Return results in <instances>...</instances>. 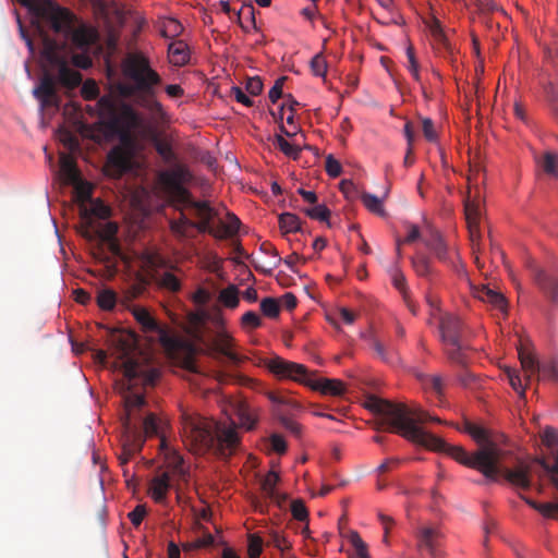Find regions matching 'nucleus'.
Instances as JSON below:
<instances>
[{
  "label": "nucleus",
  "instance_id": "21",
  "mask_svg": "<svg viewBox=\"0 0 558 558\" xmlns=\"http://www.w3.org/2000/svg\"><path fill=\"white\" fill-rule=\"evenodd\" d=\"M110 209L100 199H92L80 206V216L86 228H93L94 218L105 219L109 217Z\"/></svg>",
  "mask_w": 558,
  "mask_h": 558
},
{
  "label": "nucleus",
  "instance_id": "32",
  "mask_svg": "<svg viewBox=\"0 0 558 558\" xmlns=\"http://www.w3.org/2000/svg\"><path fill=\"white\" fill-rule=\"evenodd\" d=\"M504 372L512 389L519 393L520 398H525L526 385H523L519 371L512 367H505Z\"/></svg>",
  "mask_w": 558,
  "mask_h": 558
},
{
  "label": "nucleus",
  "instance_id": "4",
  "mask_svg": "<svg viewBox=\"0 0 558 558\" xmlns=\"http://www.w3.org/2000/svg\"><path fill=\"white\" fill-rule=\"evenodd\" d=\"M121 70L130 83L118 84L119 94L125 98L134 97L140 107L150 112H161L162 105L156 99L161 76L151 68L149 59L142 52H130L122 60Z\"/></svg>",
  "mask_w": 558,
  "mask_h": 558
},
{
  "label": "nucleus",
  "instance_id": "10",
  "mask_svg": "<svg viewBox=\"0 0 558 558\" xmlns=\"http://www.w3.org/2000/svg\"><path fill=\"white\" fill-rule=\"evenodd\" d=\"M518 355L527 383L531 381L533 376H536L537 381L551 380L558 383L557 357L538 361L535 354L522 343L518 348Z\"/></svg>",
  "mask_w": 558,
  "mask_h": 558
},
{
  "label": "nucleus",
  "instance_id": "41",
  "mask_svg": "<svg viewBox=\"0 0 558 558\" xmlns=\"http://www.w3.org/2000/svg\"><path fill=\"white\" fill-rule=\"evenodd\" d=\"M280 481V476L275 471H269L262 481V489L265 496H276V485Z\"/></svg>",
  "mask_w": 558,
  "mask_h": 558
},
{
  "label": "nucleus",
  "instance_id": "54",
  "mask_svg": "<svg viewBox=\"0 0 558 558\" xmlns=\"http://www.w3.org/2000/svg\"><path fill=\"white\" fill-rule=\"evenodd\" d=\"M61 142L70 153H75L80 149V142L75 135L70 132H63Z\"/></svg>",
  "mask_w": 558,
  "mask_h": 558
},
{
  "label": "nucleus",
  "instance_id": "28",
  "mask_svg": "<svg viewBox=\"0 0 558 558\" xmlns=\"http://www.w3.org/2000/svg\"><path fill=\"white\" fill-rule=\"evenodd\" d=\"M412 267L420 277L430 279L434 275L432 260L424 254H417L411 258Z\"/></svg>",
  "mask_w": 558,
  "mask_h": 558
},
{
  "label": "nucleus",
  "instance_id": "42",
  "mask_svg": "<svg viewBox=\"0 0 558 558\" xmlns=\"http://www.w3.org/2000/svg\"><path fill=\"white\" fill-rule=\"evenodd\" d=\"M303 211L310 218H312L314 220H318L320 222L328 221V219L330 217V210L328 209V207L326 205H323V204L316 205L311 208H305Z\"/></svg>",
  "mask_w": 558,
  "mask_h": 558
},
{
  "label": "nucleus",
  "instance_id": "39",
  "mask_svg": "<svg viewBox=\"0 0 558 558\" xmlns=\"http://www.w3.org/2000/svg\"><path fill=\"white\" fill-rule=\"evenodd\" d=\"M238 416L241 425L247 429L252 430L257 422L256 415L244 404H241L238 409Z\"/></svg>",
  "mask_w": 558,
  "mask_h": 558
},
{
  "label": "nucleus",
  "instance_id": "11",
  "mask_svg": "<svg viewBox=\"0 0 558 558\" xmlns=\"http://www.w3.org/2000/svg\"><path fill=\"white\" fill-rule=\"evenodd\" d=\"M60 179L66 185L74 189V198L78 203V207L90 202L93 187L82 179L76 161L70 154L62 153L60 155Z\"/></svg>",
  "mask_w": 558,
  "mask_h": 558
},
{
  "label": "nucleus",
  "instance_id": "22",
  "mask_svg": "<svg viewBox=\"0 0 558 558\" xmlns=\"http://www.w3.org/2000/svg\"><path fill=\"white\" fill-rule=\"evenodd\" d=\"M538 170L549 179L558 180V153L546 150L535 156Z\"/></svg>",
  "mask_w": 558,
  "mask_h": 558
},
{
  "label": "nucleus",
  "instance_id": "43",
  "mask_svg": "<svg viewBox=\"0 0 558 558\" xmlns=\"http://www.w3.org/2000/svg\"><path fill=\"white\" fill-rule=\"evenodd\" d=\"M260 311L265 316L276 318L280 313L279 303L274 298H265L260 302Z\"/></svg>",
  "mask_w": 558,
  "mask_h": 558
},
{
  "label": "nucleus",
  "instance_id": "53",
  "mask_svg": "<svg viewBox=\"0 0 558 558\" xmlns=\"http://www.w3.org/2000/svg\"><path fill=\"white\" fill-rule=\"evenodd\" d=\"M325 169H326V172L331 178H337L342 172V167H341L340 162L337 159H335L332 155H328L326 157Z\"/></svg>",
  "mask_w": 558,
  "mask_h": 558
},
{
  "label": "nucleus",
  "instance_id": "61",
  "mask_svg": "<svg viewBox=\"0 0 558 558\" xmlns=\"http://www.w3.org/2000/svg\"><path fill=\"white\" fill-rule=\"evenodd\" d=\"M247 93L252 96H257L263 90V82L258 76L250 77L245 86Z\"/></svg>",
  "mask_w": 558,
  "mask_h": 558
},
{
  "label": "nucleus",
  "instance_id": "1",
  "mask_svg": "<svg viewBox=\"0 0 558 558\" xmlns=\"http://www.w3.org/2000/svg\"><path fill=\"white\" fill-rule=\"evenodd\" d=\"M22 5L37 12L36 33L40 39V58L45 72L33 89L41 110L59 108L60 97L57 84L73 89L82 82L78 71L93 65L92 48L98 40V32L90 24L77 17L71 10L48 2L39 7L36 0H17Z\"/></svg>",
  "mask_w": 558,
  "mask_h": 558
},
{
  "label": "nucleus",
  "instance_id": "55",
  "mask_svg": "<svg viewBox=\"0 0 558 558\" xmlns=\"http://www.w3.org/2000/svg\"><path fill=\"white\" fill-rule=\"evenodd\" d=\"M286 80H287V76L279 77L275 82V85L270 88V90L268 93V97L272 104H276L279 98L283 97L282 87H283Z\"/></svg>",
  "mask_w": 558,
  "mask_h": 558
},
{
  "label": "nucleus",
  "instance_id": "14",
  "mask_svg": "<svg viewBox=\"0 0 558 558\" xmlns=\"http://www.w3.org/2000/svg\"><path fill=\"white\" fill-rule=\"evenodd\" d=\"M192 179L189 169L182 165H177L170 170H163L158 174V181L170 193L185 196L187 191L183 184Z\"/></svg>",
  "mask_w": 558,
  "mask_h": 558
},
{
  "label": "nucleus",
  "instance_id": "24",
  "mask_svg": "<svg viewBox=\"0 0 558 558\" xmlns=\"http://www.w3.org/2000/svg\"><path fill=\"white\" fill-rule=\"evenodd\" d=\"M169 62L174 66H183L190 61V50L183 40H174L168 46Z\"/></svg>",
  "mask_w": 558,
  "mask_h": 558
},
{
  "label": "nucleus",
  "instance_id": "35",
  "mask_svg": "<svg viewBox=\"0 0 558 558\" xmlns=\"http://www.w3.org/2000/svg\"><path fill=\"white\" fill-rule=\"evenodd\" d=\"M158 284L170 292H178L181 289V281L170 271L162 272L157 279Z\"/></svg>",
  "mask_w": 558,
  "mask_h": 558
},
{
  "label": "nucleus",
  "instance_id": "49",
  "mask_svg": "<svg viewBox=\"0 0 558 558\" xmlns=\"http://www.w3.org/2000/svg\"><path fill=\"white\" fill-rule=\"evenodd\" d=\"M311 69L314 75L324 77L327 72V62L322 53H317L311 60Z\"/></svg>",
  "mask_w": 558,
  "mask_h": 558
},
{
  "label": "nucleus",
  "instance_id": "34",
  "mask_svg": "<svg viewBox=\"0 0 558 558\" xmlns=\"http://www.w3.org/2000/svg\"><path fill=\"white\" fill-rule=\"evenodd\" d=\"M362 203L364 206L373 214L384 217L386 211L383 206V201L378 198L376 195L371 193H363L361 196Z\"/></svg>",
  "mask_w": 558,
  "mask_h": 558
},
{
  "label": "nucleus",
  "instance_id": "9",
  "mask_svg": "<svg viewBox=\"0 0 558 558\" xmlns=\"http://www.w3.org/2000/svg\"><path fill=\"white\" fill-rule=\"evenodd\" d=\"M471 175L469 177V192L464 199V213L465 219L469 228L470 239L473 244L480 241L481 232H480V221L483 214L482 207V194L480 189L476 186L473 191L471 184L474 182L476 185L480 180V175L484 178V173L482 169L476 166L471 168Z\"/></svg>",
  "mask_w": 558,
  "mask_h": 558
},
{
  "label": "nucleus",
  "instance_id": "64",
  "mask_svg": "<svg viewBox=\"0 0 558 558\" xmlns=\"http://www.w3.org/2000/svg\"><path fill=\"white\" fill-rule=\"evenodd\" d=\"M156 150L166 161H170L174 158L172 148H171L170 144H168V143L158 142L156 144Z\"/></svg>",
  "mask_w": 558,
  "mask_h": 558
},
{
  "label": "nucleus",
  "instance_id": "23",
  "mask_svg": "<svg viewBox=\"0 0 558 558\" xmlns=\"http://www.w3.org/2000/svg\"><path fill=\"white\" fill-rule=\"evenodd\" d=\"M170 487V475L168 472H166L151 480L149 486V494L156 502L165 504Z\"/></svg>",
  "mask_w": 558,
  "mask_h": 558
},
{
  "label": "nucleus",
  "instance_id": "19",
  "mask_svg": "<svg viewBox=\"0 0 558 558\" xmlns=\"http://www.w3.org/2000/svg\"><path fill=\"white\" fill-rule=\"evenodd\" d=\"M534 282L543 292L545 298L551 303L558 304V269L545 271L535 269L533 271Z\"/></svg>",
  "mask_w": 558,
  "mask_h": 558
},
{
  "label": "nucleus",
  "instance_id": "45",
  "mask_svg": "<svg viewBox=\"0 0 558 558\" xmlns=\"http://www.w3.org/2000/svg\"><path fill=\"white\" fill-rule=\"evenodd\" d=\"M134 130H122V131H116V132H109L112 135L118 136L120 144V147H124L129 151L134 147L135 145V137L133 135Z\"/></svg>",
  "mask_w": 558,
  "mask_h": 558
},
{
  "label": "nucleus",
  "instance_id": "26",
  "mask_svg": "<svg viewBox=\"0 0 558 558\" xmlns=\"http://www.w3.org/2000/svg\"><path fill=\"white\" fill-rule=\"evenodd\" d=\"M280 131H281V134L276 135L275 138H274L275 147L280 149L286 156L291 157L293 159H298L299 155L301 153L300 147L289 143L283 137V135H286L288 137H292V136H294L296 134V131L290 132L282 124L280 125Z\"/></svg>",
  "mask_w": 558,
  "mask_h": 558
},
{
  "label": "nucleus",
  "instance_id": "25",
  "mask_svg": "<svg viewBox=\"0 0 558 558\" xmlns=\"http://www.w3.org/2000/svg\"><path fill=\"white\" fill-rule=\"evenodd\" d=\"M228 221L220 222V226L218 229H215L211 226V232H207L208 234L215 236L218 240H223L230 236H233L238 233L241 221L240 219L232 213L227 214Z\"/></svg>",
  "mask_w": 558,
  "mask_h": 558
},
{
  "label": "nucleus",
  "instance_id": "38",
  "mask_svg": "<svg viewBox=\"0 0 558 558\" xmlns=\"http://www.w3.org/2000/svg\"><path fill=\"white\" fill-rule=\"evenodd\" d=\"M117 294L110 289L100 290L97 294V304L101 310L110 311L114 307Z\"/></svg>",
  "mask_w": 558,
  "mask_h": 558
},
{
  "label": "nucleus",
  "instance_id": "40",
  "mask_svg": "<svg viewBox=\"0 0 558 558\" xmlns=\"http://www.w3.org/2000/svg\"><path fill=\"white\" fill-rule=\"evenodd\" d=\"M266 545H272L282 553L291 548V543L286 538V536L275 530H271L268 533Z\"/></svg>",
  "mask_w": 558,
  "mask_h": 558
},
{
  "label": "nucleus",
  "instance_id": "8",
  "mask_svg": "<svg viewBox=\"0 0 558 558\" xmlns=\"http://www.w3.org/2000/svg\"><path fill=\"white\" fill-rule=\"evenodd\" d=\"M189 206L195 210L198 221L189 219L184 213H181L178 219L169 220L170 231L179 241L194 238L191 229H196L201 233L211 232V221L217 216V211L208 202L189 201Z\"/></svg>",
  "mask_w": 558,
  "mask_h": 558
},
{
  "label": "nucleus",
  "instance_id": "37",
  "mask_svg": "<svg viewBox=\"0 0 558 558\" xmlns=\"http://www.w3.org/2000/svg\"><path fill=\"white\" fill-rule=\"evenodd\" d=\"M348 538L355 548L356 555L354 558H371L366 543L356 531H350Z\"/></svg>",
  "mask_w": 558,
  "mask_h": 558
},
{
  "label": "nucleus",
  "instance_id": "2",
  "mask_svg": "<svg viewBox=\"0 0 558 558\" xmlns=\"http://www.w3.org/2000/svg\"><path fill=\"white\" fill-rule=\"evenodd\" d=\"M365 408L380 416L376 429L384 427L392 433L416 442L429 450L448 453L459 463L480 471L486 478L497 481L504 476L512 485L522 489L531 486V465L519 461L514 469L501 465L504 450L494 441L490 432L469 420H464L460 430L470 435L481 447L469 454L462 447L448 445L444 439L420 427L427 421L442 423L437 416H432L421 408L410 409L402 403L371 396L365 401Z\"/></svg>",
  "mask_w": 558,
  "mask_h": 558
},
{
  "label": "nucleus",
  "instance_id": "50",
  "mask_svg": "<svg viewBox=\"0 0 558 558\" xmlns=\"http://www.w3.org/2000/svg\"><path fill=\"white\" fill-rule=\"evenodd\" d=\"M291 513L298 521H306L308 518V511L301 499H295L291 502Z\"/></svg>",
  "mask_w": 558,
  "mask_h": 558
},
{
  "label": "nucleus",
  "instance_id": "36",
  "mask_svg": "<svg viewBox=\"0 0 558 558\" xmlns=\"http://www.w3.org/2000/svg\"><path fill=\"white\" fill-rule=\"evenodd\" d=\"M183 31L181 23L172 17L166 19L161 24L160 33L166 38H174Z\"/></svg>",
  "mask_w": 558,
  "mask_h": 558
},
{
  "label": "nucleus",
  "instance_id": "5",
  "mask_svg": "<svg viewBox=\"0 0 558 558\" xmlns=\"http://www.w3.org/2000/svg\"><path fill=\"white\" fill-rule=\"evenodd\" d=\"M146 404L145 398L140 393H129L124 396L125 417L122 421L124 428V442L122 452L119 454V461L125 466L130 459L140 452L144 446L146 437L159 435V421L154 413L147 414L142 420V426L136 421V411Z\"/></svg>",
  "mask_w": 558,
  "mask_h": 558
},
{
  "label": "nucleus",
  "instance_id": "29",
  "mask_svg": "<svg viewBox=\"0 0 558 558\" xmlns=\"http://www.w3.org/2000/svg\"><path fill=\"white\" fill-rule=\"evenodd\" d=\"M235 16L240 26L245 32L248 31V25L256 28L255 8L251 2L243 3L240 10L235 13Z\"/></svg>",
  "mask_w": 558,
  "mask_h": 558
},
{
  "label": "nucleus",
  "instance_id": "46",
  "mask_svg": "<svg viewBox=\"0 0 558 558\" xmlns=\"http://www.w3.org/2000/svg\"><path fill=\"white\" fill-rule=\"evenodd\" d=\"M267 398L274 403L278 405H288L292 409L299 410L301 408L300 403L289 397L282 396L277 392L269 391L267 392Z\"/></svg>",
  "mask_w": 558,
  "mask_h": 558
},
{
  "label": "nucleus",
  "instance_id": "62",
  "mask_svg": "<svg viewBox=\"0 0 558 558\" xmlns=\"http://www.w3.org/2000/svg\"><path fill=\"white\" fill-rule=\"evenodd\" d=\"M422 131L426 140L435 141L437 138V133L434 128V122L429 118H424L422 120Z\"/></svg>",
  "mask_w": 558,
  "mask_h": 558
},
{
  "label": "nucleus",
  "instance_id": "60",
  "mask_svg": "<svg viewBox=\"0 0 558 558\" xmlns=\"http://www.w3.org/2000/svg\"><path fill=\"white\" fill-rule=\"evenodd\" d=\"M433 36L435 38V40L444 46V48L449 52V53H452V48H451V45L450 43L448 41L446 35L444 34L442 29L440 28V26L437 24L433 29Z\"/></svg>",
  "mask_w": 558,
  "mask_h": 558
},
{
  "label": "nucleus",
  "instance_id": "27",
  "mask_svg": "<svg viewBox=\"0 0 558 558\" xmlns=\"http://www.w3.org/2000/svg\"><path fill=\"white\" fill-rule=\"evenodd\" d=\"M132 314L135 320L141 325L145 332H161L158 322L150 315L147 308L142 306H134Z\"/></svg>",
  "mask_w": 558,
  "mask_h": 558
},
{
  "label": "nucleus",
  "instance_id": "44",
  "mask_svg": "<svg viewBox=\"0 0 558 558\" xmlns=\"http://www.w3.org/2000/svg\"><path fill=\"white\" fill-rule=\"evenodd\" d=\"M105 121L120 107L111 96H102L98 101Z\"/></svg>",
  "mask_w": 558,
  "mask_h": 558
},
{
  "label": "nucleus",
  "instance_id": "58",
  "mask_svg": "<svg viewBox=\"0 0 558 558\" xmlns=\"http://www.w3.org/2000/svg\"><path fill=\"white\" fill-rule=\"evenodd\" d=\"M280 422H281L282 426L287 430H289L292 435H294L295 437H301L302 426L299 423L292 421L291 418H289L287 416H281Z\"/></svg>",
  "mask_w": 558,
  "mask_h": 558
},
{
  "label": "nucleus",
  "instance_id": "6",
  "mask_svg": "<svg viewBox=\"0 0 558 558\" xmlns=\"http://www.w3.org/2000/svg\"><path fill=\"white\" fill-rule=\"evenodd\" d=\"M264 364L274 375L299 381L323 395L341 396L345 391L344 384L339 379L320 378L312 380L307 378L308 372L303 364L290 362L279 356L267 359Z\"/></svg>",
  "mask_w": 558,
  "mask_h": 558
},
{
  "label": "nucleus",
  "instance_id": "33",
  "mask_svg": "<svg viewBox=\"0 0 558 558\" xmlns=\"http://www.w3.org/2000/svg\"><path fill=\"white\" fill-rule=\"evenodd\" d=\"M219 301L229 308H235L239 305V290L235 286L231 284L222 289L219 293Z\"/></svg>",
  "mask_w": 558,
  "mask_h": 558
},
{
  "label": "nucleus",
  "instance_id": "47",
  "mask_svg": "<svg viewBox=\"0 0 558 558\" xmlns=\"http://www.w3.org/2000/svg\"><path fill=\"white\" fill-rule=\"evenodd\" d=\"M407 58H408V65H407L408 70L411 72L413 78L416 82H420L421 81V75L418 72L420 65L416 60L414 48L412 45L408 46V48H407Z\"/></svg>",
  "mask_w": 558,
  "mask_h": 558
},
{
  "label": "nucleus",
  "instance_id": "13",
  "mask_svg": "<svg viewBox=\"0 0 558 558\" xmlns=\"http://www.w3.org/2000/svg\"><path fill=\"white\" fill-rule=\"evenodd\" d=\"M143 123L141 116L128 104H121L120 107L104 121L108 132L122 130H136Z\"/></svg>",
  "mask_w": 558,
  "mask_h": 558
},
{
  "label": "nucleus",
  "instance_id": "56",
  "mask_svg": "<svg viewBox=\"0 0 558 558\" xmlns=\"http://www.w3.org/2000/svg\"><path fill=\"white\" fill-rule=\"evenodd\" d=\"M146 507L144 505H137L129 514V519L131 520L132 524L137 527L141 525L144 517L146 515Z\"/></svg>",
  "mask_w": 558,
  "mask_h": 558
},
{
  "label": "nucleus",
  "instance_id": "59",
  "mask_svg": "<svg viewBox=\"0 0 558 558\" xmlns=\"http://www.w3.org/2000/svg\"><path fill=\"white\" fill-rule=\"evenodd\" d=\"M405 228L408 230L407 236L401 240L403 243L411 244L421 239L422 234L420 228L413 223H405Z\"/></svg>",
  "mask_w": 558,
  "mask_h": 558
},
{
  "label": "nucleus",
  "instance_id": "17",
  "mask_svg": "<svg viewBox=\"0 0 558 558\" xmlns=\"http://www.w3.org/2000/svg\"><path fill=\"white\" fill-rule=\"evenodd\" d=\"M444 537V534L438 525L425 524L417 529L416 538L417 546L425 548L432 558H438L440 551L438 549L439 541Z\"/></svg>",
  "mask_w": 558,
  "mask_h": 558
},
{
  "label": "nucleus",
  "instance_id": "16",
  "mask_svg": "<svg viewBox=\"0 0 558 558\" xmlns=\"http://www.w3.org/2000/svg\"><path fill=\"white\" fill-rule=\"evenodd\" d=\"M203 344L206 347L207 354L210 356L217 359L218 355H222L234 364H239L243 361V357L232 351L233 338L227 332H218L215 337L203 340Z\"/></svg>",
  "mask_w": 558,
  "mask_h": 558
},
{
  "label": "nucleus",
  "instance_id": "30",
  "mask_svg": "<svg viewBox=\"0 0 558 558\" xmlns=\"http://www.w3.org/2000/svg\"><path fill=\"white\" fill-rule=\"evenodd\" d=\"M477 296L483 302L490 303L498 310H505L506 308V300L504 295L499 292H496L488 287H483L478 293Z\"/></svg>",
  "mask_w": 558,
  "mask_h": 558
},
{
  "label": "nucleus",
  "instance_id": "51",
  "mask_svg": "<svg viewBox=\"0 0 558 558\" xmlns=\"http://www.w3.org/2000/svg\"><path fill=\"white\" fill-rule=\"evenodd\" d=\"M374 350L377 352L378 356L386 363H393L396 361L395 353L392 351H388L386 347L377 339L373 340L372 343Z\"/></svg>",
  "mask_w": 558,
  "mask_h": 558
},
{
  "label": "nucleus",
  "instance_id": "15",
  "mask_svg": "<svg viewBox=\"0 0 558 558\" xmlns=\"http://www.w3.org/2000/svg\"><path fill=\"white\" fill-rule=\"evenodd\" d=\"M159 448L163 453L165 462L171 474L178 477L179 481L187 482L189 470L184 466L182 456L167 441L166 437L161 434V423L159 422Z\"/></svg>",
  "mask_w": 558,
  "mask_h": 558
},
{
  "label": "nucleus",
  "instance_id": "31",
  "mask_svg": "<svg viewBox=\"0 0 558 558\" xmlns=\"http://www.w3.org/2000/svg\"><path fill=\"white\" fill-rule=\"evenodd\" d=\"M279 227L284 233L302 231L300 218L292 213H282L279 216Z\"/></svg>",
  "mask_w": 558,
  "mask_h": 558
},
{
  "label": "nucleus",
  "instance_id": "12",
  "mask_svg": "<svg viewBox=\"0 0 558 558\" xmlns=\"http://www.w3.org/2000/svg\"><path fill=\"white\" fill-rule=\"evenodd\" d=\"M439 331L444 343L451 347L448 351L450 359L462 363V352L466 347L462 341L461 320L453 315L446 314L439 320Z\"/></svg>",
  "mask_w": 558,
  "mask_h": 558
},
{
  "label": "nucleus",
  "instance_id": "20",
  "mask_svg": "<svg viewBox=\"0 0 558 558\" xmlns=\"http://www.w3.org/2000/svg\"><path fill=\"white\" fill-rule=\"evenodd\" d=\"M425 246L433 252L435 257L445 264L451 263V253L448 244L445 242L442 235L435 229H428L427 234L423 236Z\"/></svg>",
  "mask_w": 558,
  "mask_h": 558
},
{
  "label": "nucleus",
  "instance_id": "3",
  "mask_svg": "<svg viewBox=\"0 0 558 558\" xmlns=\"http://www.w3.org/2000/svg\"><path fill=\"white\" fill-rule=\"evenodd\" d=\"M181 421L184 442L197 454L211 450L226 459L235 452L240 444L234 426H220L189 412H182Z\"/></svg>",
  "mask_w": 558,
  "mask_h": 558
},
{
  "label": "nucleus",
  "instance_id": "63",
  "mask_svg": "<svg viewBox=\"0 0 558 558\" xmlns=\"http://www.w3.org/2000/svg\"><path fill=\"white\" fill-rule=\"evenodd\" d=\"M270 444L272 450H275L279 454H282L287 451V442L284 438L279 434H272L270 436Z\"/></svg>",
  "mask_w": 558,
  "mask_h": 558
},
{
  "label": "nucleus",
  "instance_id": "7",
  "mask_svg": "<svg viewBox=\"0 0 558 558\" xmlns=\"http://www.w3.org/2000/svg\"><path fill=\"white\" fill-rule=\"evenodd\" d=\"M112 344L114 345L118 359L122 361L123 375L128 381V392L133 393L132 389L137 384L154 385L158 378L156 369H148L132 356L136 350L135 340L131 335H113Z\"/></svg>",
  "mask_w": 558,
  "mask_h": 558
},
{
  "label": "nucleus",
  "instance_id": "18",
  "mask_svg": "<svg viewBox=\"0 0 558 558\" xmlns=\"http://www.w3.org/2000/svg\"><path fill=\"white\" fill-rule=\"evenodd\" d=\"M132 154L124 147H113L107 156L106 171L113 178H120L131 169Z\"/></svg>",
  "mask_w": 558,
  "mask_h": 558
},
{
  "label": "nucleus",
  "instance_id": "52",
  "mask_svg": "<svg viewBox=\"0 0 558 558\" xmlns=\"http://www.w3.org/2000/svg\"><path fill=\"white\" fill-rule=\"evenodd\" d=\"M542 441L554 450L558 446V432L554 427H546L542 434Z\"/></svg>",
  "mask_w": 558,
  "mask_h": 558
},
{
  "label": "nucleus",
  "instance_id": "48",
  "mask_svg": "<svg viewBox=\"0 0 558 558\" xmlns=\"http://www.w3.org/2000/svg\"><path fill=\"white\" fill-rule=\"evenodd\" d=\"M263 545H264V542H263L262 537H259L256 534H251L248 536V548H247L248 557L250 558H258L262 554Z\"/></svg>",
  "mask_w": 558,
  "mask_h": 558
},
{
  "label": "nucleus",
  "instance_id": "57",
  "mask_svg": "<svg viewBox=\"0 0 558 558\" xmlns=\"http://www.w3.org/2000/svg\"><path fill=\"white\" fill-rule=\"evenodd\" d=\"M242 325L244 327L258 328L262 325V319L255 312L248 311L242 316Z\"/></svg>",
  "mask_w": 558,
  "mask_h": 558
}]
</instances>
